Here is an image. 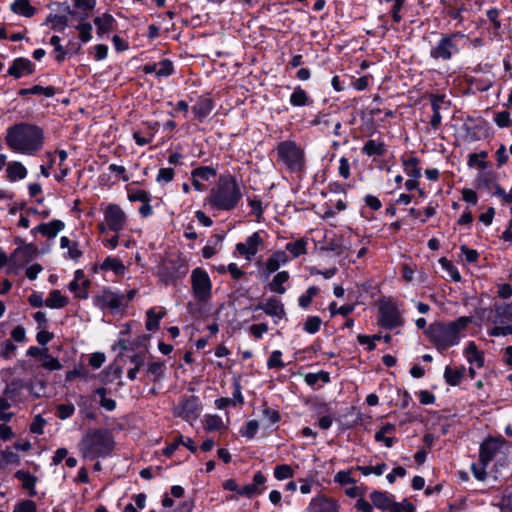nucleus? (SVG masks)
<instances>
[{
	"instance_id": "obj_1",
	"label": "nucleus",
	"mask_w": 512,
	"mask_h": 512,
	"mask_svg": "<svg viewBox=\"0 0 512 512\" xmlns=\"http://www.w3.org/2000/svg\"><path fill=\"white\" fill-rule=\"evenodd\" d=\"M6 142L17 153L33 155L43 147L44 135L39 127L21 123L8 129Z\"/></svg>"
},
{
	"instance_id": "obj_2",
	"label": "nucleus",
	"mask_w": 512,
	"mask_h": 512,
	"mask_svg": "<svg viewBox=\"0 0 512 512\" xmlns=\"http://www.w3.org/2000/svg\"><path fill=\"white\" fill-rule=\"evenodd\" d=\"M242 198L239 183L232 175L221 176L215 188L211 189L205 199V204L211 209L231 211Z\"/></svg>"
},
{
	"instance_id": "obj_3",
	"label": "nucleus",
	"mask_w": 512,
	"mask_h": 512,
	"mask_svg": "<svg viewBox=\"0 0 512 512\" xmlns=\"http://www.w3.org/2000/svg\"><path fill=\"white\" fill-rule=\"evenodd\" d=\"M470 322L471 318L466 316L449 323L436 322L431 324L425 333L434 346L442 351L460 342L462 333Z\"/></svg>"
},
{
	"instance_id": "obj_4",
	"label": "nucleus",
	"mask_w": 512,
	"mask_h": 512,
	"mask_svg": "<svg viewBox=\"0 0 512 512\" xmlns=\"http://www.w3.org/2000/svg\"><path fill=\"white\" fill-rule=\"evenodd\" d=\"M114 438L107 429H91L78 443V449L83 458L94 460L108 456L114 449Z\"/></svg>"
},
{
	"instance_id": "obj_5",
	"label": "nucleus",
	"mask_w": 512,
	"mask_h": 512,
	"mask_svg": "<svg viewBox=\"0 0 512 512\" xmlns=\"http://www.w3.org/2000/svg\"><path fill=\"white\" fill-rule=\"evenodd\" d=\"M100 209L103 214V220L97 224V230L100 234L122 232L126 228L128 215L120 205L102 203Z\"/></svg>"
},
{
	"instance_id": "obj_6",
	"label": "nucleus",
	"mask_w": 512,
	"mask_h": 512,
	"mask_svg": "<svg viewBox=\"0 0 512 512\" xmlns=\"http://www.w3.org/2000/svg\"><path fill=\"white\" fill-rule=\"evenodd\" d=\"M277 160L291 172H302L305 167L304 150L294 141L286 140L277 145Z\"/></svg>"
},
{
	"instance_id": "obj_7",
	"label": "nucleus",
	"mask_w": 512,
	"mask_h": 512,
	"mask_svg": "<svg viewBox=\"0 0 512 512\" xmlns=\"http://www.w3.org/2000/svg\"><path fill=\"white\" fill-rule=\"evenodd\" d=\"M190 282L194 298L201 303L209 302L212 297V282L208 273L197 267L191 272Z\"/></svg>"
},
{
	"instance_id": "obj_8",
	"label": "nucleus",
	"mask_w": 512,
	"mask_h": 512,
	"mask_svg": "<svg viewBox=\"0 0 512 512\" xmlns=\"http://www.w3.org/2000/svg\"><path fill=\"white\" fill-rule=\"evenodd\" d=\"M459 38H465V35L460 32L442 35L439 41L430 50L431 58L435 60H450L453 55L459 52L456 41Z\"/></svg>"
},
{
	"instance_id": "obj_9",
	"label": "nucleus",
	"mask_w": 512,
	"mask_h": 512,
	"mask_svg": "<svg viewBox=\"0 0 512 512\" xmlns=\"http://www.w3.org/2000/svg\"><path fill=\"white\" fill-rule=\"evenodd\" d=\"M202 405L197 396L183 398L173 409L175 416L186 421H193L199 417Z\"/></svg>"
},
{
	"instance_id": "obj_10",
	"label": "nucleus",
	"mask_w": 512,
	"mask_h": 512,
	"mask_svg": "<svg viewBox=\"0 0 512 512\" xmlns=\"http://www.w3.org/2000/svg\"><path fill=\"white\" fill-rule=\"evenodd\" d=\"M379 324L386 329H394L403 324L401 313L392 302H383L379 305Z\"/></svg>"
},
{
	"instance_id": "obj_11",
	"label": "nucleus",
	"mask_w": 512,
	"mask_h": 512,
	"mask_svg": "<svg viewBox=\"0 0 512 512\" xmlns=\"http://www.w3.org/2000/svg\"><path fill=\"white\" fill-rule=\"evenodd\" d=\"M504 444L505 439L501 436L486 438L479 448V461L481 465L488 466V464L500 452Z\"/></svg>"
},
{
	"instance_id": "obj_12",
	"label": "nucleus",
	"mask_w": 512,
	"mask_h": 512,
	"mask_svg": "<svg viewBox=\"0 0 512 512\" xmlns=\"http://www.w3.org/2000/svg\"><path fill=\"white\" fill-rule=\"evenodd\" d=\"M263 245V239L259 232H254L247 237L245 242L236 244L237 253L244 257L247 261H251L254 256L259 252L260 247Z\"/></svg>"
},
{
	"instance_id": "obj_13",
	"label": "nucleus",
	"mask_w": 512,
	"mask_h": 512,
	"mask_svg": "<svg viewBox=\"0 0 512 512\" xmlns=\"http://www.w3.org/2000/svg\"><path fill=\"white\" fill-rule=\"evenodd\" d=\"M90 285V280L87 279L84 272L79 269L75 271L74 279L69 283L68 289L76 298L87 299L89 296L88 289Z\"/></svg>"
},
{
	"instance_id": "obj_14",
	"label": "nucleus",
	"mask_w": 512,
	"mask_h": 512,
	"mask_svg": "<svg viewBox=\"0 0 512 512\" xmlns=\"http://www.w3.org/2000/svg\"><path fill=\"white\" fill-rule=\"evenodd\" d=\"M257 309L264 311L267 315L274 318L275 323L286 315L283 303L276 297L268 298L264 303L259 304Z\"/></svg>"
},
{
	"instance_id": "obj_15",
	"label": "nucleus",
	"mask_w": 512,
	"mask_h": 512,
	"mask_svg": "<svg viewBox=\"0 0 512 512\" xmlns=\"http://www.w3.org/2000/svg\"><path fill=\"white\" fill-rule=\"evenodd\" d=\"M338 502L332 498L320 495L312 498L308 512H338Z\"/></svg>"
},
{
	"instance_id": "obj_16",
	"label": "nucleus",
	"mask_w": 512,
	"mask_h": 512,
	"mask_svg": "<svg viewBox=\"0 0 512 512\" xmlns=\"http://www.w3.org/2000/svg\"><path fill=\"white\" fill-rule=\"evenodd\" d=\"M94 304L100 308L117 309L122 304V297L108 289H103L94 297Z\"/></svg>"
},
{
	"instance_id": "obj_17",
	"label": "nucleus",
	"mask_w": 512,
	"mask_h": 512,
	"mask_svg": "<svg viewBox=\"0 0 512 512\" xmlns=\"http://www.w3.org/2000/svg\"><path fill=\"white\" fill-rule=\"evenodd\" d=\"M266 481V476L262 472L258 471L253 476V482L238 490V494L248 498H251L254 495H260L265 490L264 484Z\"/></svg>"
},
{
	"instance_id": "obj_18",
	"label": "nucleus",
	"mask_w": 512,
	"mask_h": 512,
	"mask_svg": "<svg viewBox=\"0 0 512 512\" xmlns=\"http://www.w3.org/2000/svg\"><path fill=\"white\" fill-rule=\"evenodd\" d=\"M34 72L33 63L26 58H17L8 69V74L18 79Z\"/></svg>"
},
{
	"instance_id": "obj_19",
	"label": "nucleus",
	"mask_w": 512,
	"mask_h": 512,
	"mask_svg": "<svg viewBox=\"0 0 512 512\" xmlns=\"http://www.w3.org/2000/svg\"><path fill=\"white\" fill-rule=\"evenodd\" d=\"M362 153L368 157L383 156L387 151V145L381 138L369 139L361 149Z\"/></svg>"
},
{
	"instance_id": "obj_20",
	"label": "nucleus",
	"mask_w": 512,
	"mask_h": 512,
	"mask_svg": "<svg viewBox=\"0 0 512 512\" xmlns=\"http://www.w3.org/2000/svg\"><path fill=\"white\" fill-rule=\"evenodd\" d=\"M370 499L375 507L383 511H391L395 506L402 504L394 502L385 492L374 491L370 494Z\"/></svg>"
},
{
	"instance_id": "obj_21",
	"label": "nucleus",
	"mask_w": 512,
	"mask_h": 512,
	"mask_svg": "<svg viewBox=\"0 0 512 512\" xmlns=\"http://www.w3.org/2000/svg\"><path fill=\"white\" fill-rule=\"evenodd\" d=\"M64 227V222L55 219L38 225L33 231H37L48 238H54Z\"/></svg>"
},
{
	"instance_id": "obj_22",
	"label": "nucleus",
	"mask_w": 512,
	"mask_h": 512,
	"mask_svg": "<svg viewBox=\"0 0 512 512\" xmlns=\"http://www.w3.org/2000/svg\"><path fill=\"white\" fill-rule=\"evenodd\" d=\"M395 432V426L393 424H385L375 433V440L377 442H383L386 447L390 448L394 445L396 439L393 436Z\"/></svg>"
},
{
	"instance_id": "obj_23",
	"label": "nucleus",
	"mask_w": 512,
	"mask_h": 512,
	"mask_svg": "<svg viewBox=\"0 0 512 512\" xmlns=\"http://www.w3.org/2000/svg\"><path fill=\"white\" fill-rule=\"evenodd\" d=\"M494 324H512V304L496 306L494 309Z\"/></svg>"
},
{
	"instance_id": "obj_24",
	"label": "nucleus",
	"mask_w": 512,
	"mask_h": 512,
	"mask_svg": "<svg viewBox=\"0 0 512 512\" xmlns=\"http://www.w3.org/2000/svg\"><path fill=\"white\" fill-rule=\"evenodd\" d=\"M166 314V310L163 307H154L146 312V329L148 331H155L159 328V321Z\"/></svg>"
},
{
	"instance_id": "obj_25",
	"label": "nucleus",
	"mask_w": 512,
	"mask_h": 512,
	"mask_svg": "<svg viewBox=\"0 0 512 512\" xmlns=\"http://www.w3.org/2000/svg\"><path fill=\"white\" fill-rule=\"evenodd\" d=\"M288 261V257L284 251H275L266 261L265 268L268 274H271L279 269L282 264Z\"/></svg>"
},
{
	"instance_id": "obj_26",
	"label": "nucleus",
	"mask_w": 512,
	"mask_h": 512,
	"mask_svg": "<svg viewBox=\"0 0 512 512\" xmlns=\"http://www.w3.org/2000/svg\"><path fill=\"white\" fill-rule=\"evenodd\" d=\"M467 361L481 368L484 365L483 353L480 352L474 342H470L464 350Z\"/></svg>"
},
{
	"instance_id": "obj_27",
	"label": "nucleus",
	"mask_w": 512,
	"mask_h": 512,
	"mask_svg": "<svg viewBox=\"0 0 512 512\" xmlns=\"http://www.w3.org/2000/svg\"><path fill=\"white\" fill-rule=\"evenodd\" d=\"M68 302V298L64 296L60 290H52L45 300V306L51 309H61L64 308Z\"/></svg>"
},
{
	"instance_id": "obj_28",
	"label": "nucleus",
	"mask_w": 512,
	"mask_h": 512,
	"mask_svg": "<svg viewBox=\"0 0 512 512\" xmlns=\"http://www.w3.org/2000/svg\"><path fill=\"white\" fill-rule=\"evenodd\" d=\"M6 173L10 181H17L27 176V169L21 162L13 161L7 165Z\"/></svg>"
},
{
	"instance_id": "obj_29",
	"label": "nucleus",
	"mask_w": 512,
	"mask_h": 512,
	"mask_svg": "<svg viewBox=\"0 0 512 512\" xmlns=\"http://www.w3.org/2000/svg\"><path fill=\"white\" fill-rule=\"evenodd\" d=\"M10 8L15 14L28 18L36 13V8L30 4L29 0H15Z\"/></svg>"
},
{
	"instance_id": "obj_30",
	"label": "nucleus",
	"mask_w": 512,
	"mask_h": 512,
	"mask_svg": "<svg viewBox=\"0 0 512 512\" xmlns=\"http://www.w3.org/2000/svg\"><path fill=\"white\" fill-rule=\"evenodd\" d=\"M213 104L208 98H201L194 106L193 113L199 121H203L212 111Z\"/></svg>"
},
{
	"instance_id": "obj_31",
	"label": "nucleus",
	"mask_w": 512,
	"mask_h": 512,
	"mask_svg": "<svg viewBox=\"0 0 512 512\" xmlns=\"http://www.w3.org/2000/svg\"><path fill=\"white\" fill-rule=\"evenodd\" d=\"M289 273L287 271L278 272L269 283V289L271 292L284 294L286 288L284 284L289 280Z\"/></svg>"
},
{
	"instance_id": "obj_32",
	"label": "nucleus",
	"mask_w": 512,
	"mask_h": 512,
	"mask_svg": "<svg viewBox=\"0 0 512 512\" xmlns=\"http://www.w3.org/2000/svg\"><path fill=\"white\" fill-rule=\"evenodd\" d=\"M464 372L465 367L452 368L451 366H446L444 371V378L446 383L451 386L459 385L462 378L464 377Z\"/></svg>"
},
{
	"instance_id": "obj_33",
	"label": "nucleus",
	"mask_w": 512,
	"mask_h": 512,
	"mask_svg": "<svg viewBox=\"0 0 512 512\" xmlns=\"http://www.w3.org/2000/svg\"><path fill=\"white\" fill-rule=\"evenodd\" d=\"M94 24L97 27V33L103 35L110 32L113 29L114 18L112 15L105 13L102 16L94 19Z\"/></svg>"
},
{
	"instance_id": "obj_34",
	"label": "nucleus",
	"mask_w": 512,
	"mask_h": 512,
	"mask_svg": "<svg viewBox=\"0 0 512 512\" xmlns=\"http://www.w3.org/2000/svg\"><path fill=\"white\" fill-rule=\"evenodd\" d=\"M402 165L406 174L412 178L418 179L421 176V169L419 167V160L416 157H409L402 159Z\"/></svg>"
},
{
	"instance_id": "obj_35",
	"label": "nucleus",
	"mask_w": 512,
	"mask_h": 512,
	"mask_svg": "<svg viewBox=\"0 0 512 512\" xmlns=\"http://www.w3.org/2000/svg\"><path fill=\"white\" fill-rule=\"evenodd\" d=\"M224 427L223 420L218 415H206L203 420V428L207 432L218 431Z\"/></svg>"
},
{
	"instance_id": "obj_36",
	"label": "nucleus",
	"mask_w": 512,
	"mask_h": 512,
	"mask_svg": "<svg viewBox=\"0 0 512 512\" xmlns=\"http://www.w3.org/2000/svg\"><path fill=\"white\" fill-rule=\"evenodd\" d=\"M290 103L293 106L300 107L308 105L310 103V99L307 92L300 86H298L294 89L293 93L290 96Z\"/></svg>"
},
{
	"instance_id": "obj_37",
	"label": "nucleus",
	"mask_w": 512,
	"mask_h": 512,
	"mask_svg": "<svg viewBox=\"0 0 512 512\" xmlns=\"http://www.w3.org/2000/svg\"><path fill=\"white\" fill-rule=\"evenodd\" d=\"M45 24H50L53 30L63 31L68 25V19L64 15L51 13L46 17Z\"/></svg>"
},
{
	"instance_id": "obj_38",
	"label": "nucleus",
	"mask_w": 512,
	"mask_h": 512,
	"mask_svg": "<svg viewBox=\"0 0 512 512\" xmlns=\"http://www.w3.org/2000/svg\"><path fill=\"white\" fill-rule=\"evenodd\" d=\"M60 247L68 249L69 258L76 260L82 256V251L76 242H71L68 237L63 236L60 239Z\"/></svg>"
},
{
	"instance_id": "obj_39",
	"label": "nucleus",
	"mask_w": 512,
	"mask_h": 512,
	"mask_svg": "<svg viewBox=\"0 0 512 512\" xmlns=\"http://www.w3.org/2000/svg\"><path fill=\"white\" fill-rule=\"evenodd\" d=\"M307 240L301 238L294 242L286 244V250L291 253L292 257L296 258L300 255L306 254Z\"/></svg>"
},
{
	"instance_id": "obj_40",
	"label": "nucleus",
	"mask_w": 512,
	"mask_h": 512,
	"mask_svg": "<svg viewBox=\"0 0 512 512\" xmlns=\"http://www.w3.org/2000/svg\"><path fill=\"white\" fill-rule=\"evenodd\" d=\"M15 477L22 482V486L25 489L30 490V494H35L34 492V486L36 483V478L31 475L29 472L19 470L15 473Z\"/></svg>"
},
{
	"instance_id": "obj_41",
	"label": "nucleus",
	"mask_w": 512,
	"mask_h": 512,
	"mask_svg": "<svg viewBox=\"0 0 512 512\" xmlns=\"http://www.w3.org/2000/svg\"><path fill=\"white\" fill-rule=\"evenodd\" d=\"M25 94H34V95H44L46 97H52L55 95V88L52 86L43 87L40 85H35L28 89H22L20 91V95Z\"/></svg>"
},
{
	"instance_id": "obj_42",
	"label": "nucleus",
	"mask_w": 512,
	"mask_h": 512,
	"mask_svg": "<svg viewBox=\"0 0 512 512\" xmlns=\"http://www.w3.org/2000/svg\"><path fill=\"white\" fill-rule=\"evenodd\" d=\"M216 174L217 170L209 166L198 167L191 172L192 178H198L202 181H207Z\"/></svg>"
},
{
	"instance_id": "obj_43",
	"label": "nucleus",
	"mask_w": 512,
	"mask_h": 512,
	"mask_svg": "<svg viewBox=\"0 0 512 512\" xmlns=\"http://www.w3.org/2000/svg\"><path fill=\"white\" fill-rule=\"evenodd\" d=\"M102 269L112 270L116 274H123L125 272V266L123 263L120 260L111 257L105 259L102 264Z\"/></svg>"
},
{
	"instance_id": "obj_44",
	"label": "nucleus",
	"mask_w": 512,
	"mask_h": 512,
	"mask_svg": "<svg viewBox=\"0 0 512 512\" xmlns=\"http://www.w3.org/2000/svg\"><path fill=\"white\" fill-rule=\"evenodd\" d=\"M441 267L448 273L451 279L455 282H459L461 280V275L457 268L453 265L451 261L446 258H441L439 260Z\"/></svg>"
},
{
	"instance_id": "obj_45",
	"label": "nucleus",
	"mask_w": 512,
	"mask_h": 512,
	"mask_svg": "<svg viewBox=\"0 0 512 512\" xmlns=\"http://www.w3.org/2000/svg\"><path fill=\"white\" fill-rule=\"evenodd\" d=\"M306 384L309 386H315L319 381L328 383L330 381L329 374L327 372L308 373L304 378Z\"/></svg>"
},
{
	"instance_id": "obj_46",
	"label": "nucleus",
	"mask_w": 512,
	"mask_h": 512,
	"mask_svg": "<svg viewBox=\"0 0 512 512\" xmlns=\"http://www.w3.org/2000/svg\"><path fill=\"white\" fill-rule=\"evenodd\" d=\"M293 476L294 470L287 464L277 465L274 468V477L279 481L292 478Z\"/></svg>"
},
{
	"instance_id": "obj_47",
	"label": "nucleus",
	"mask_w": 512,
	"mask_h": 512,
	"mask_svg": "<svg viewBox=\"0 0 512 512\" xmlns=\"http://www.w3.org/2000/svg\"><path fill=\"white\" fill-rule=\"evenodd\" d=\"M10 407L11 404L8 397H0V421L9 422L13 418L14 413L9 411Z\"/></svg>"
},
{
	"instance_id": "obj_48",
	"label": "nucleus",
	"mask_w": 512,
	"mask_h": 512,
	"mask_svg": "<svg viewBox=\"0 0 512 512\" xmlns=\"http://www.w3.org/2000/svg\"><path fill=\"white\" fill-rule=\"evenodd\" d=\"M386 468L387 466L385 463H380L376 466H356L354 469L360 471L365 476H368L370 474L380 476L384 473Z\"/></svg>"
},
{
	"instance_id": "obj_49",
	"label": "nucleus",
	"mask_w": 512,
	"mask_h": 512,
	"mask_svg": "<svg viewBox=\"0 0 512 512\" xmlns=\"http://www.w3.org/2000/svg\"><path fill=\"white\" fill-rule=\"evenodd\" d=\"M165 365L163 362H152L148 365L147 372L153 377V381H158L164 376Z\"/></svg>"
},
{
	"instance_id": "obj_50",
	"label": "nucleus",
	"mask_w": 512,
	"mask_h": 512,
	"mask_svg": "<svg viewBox=\"0 0 512 512\" xmlns=\"http://www.w3.org/2000/svg\"><path fill=\"white\" fill-rule=\"evenodd\" d=\"M322 320L319 316H310L304 323V330L307 333L314 334L319 331Z\"/></svg>"
},
{
	"instance_id": "obj_51",
	"label": "nucleus",
	"mask_w": 512,
	"mask_h": 512,
	"mask_svg": "<svg viewBox=\"0 0 512 512\" xmlns=\"http://www.w3.org/2000/svg\"><path fill=\"white\" fill-rule=\"evenodd\" d=\"M76 29L79 31V38L86 43L92 39V26L88 22H80Z\"/></svg>"
},
{
	"instance_id": "obj_52",
	"label": "nucleus",
	"mask_w": 512,
	"mask_h": 512,
	"mask_svg": "<svg viewBox=\"0 0 512 512\" xmlns=\"http://www.w3.org/2000/svg\"><path fill=\"white\" fill-rule=\"evenodd\" d=\"M318 293V288L315 286H311L307 289V291L299 297V305L302 308H308L312 302L313 297H315Z\"/></svg>"
},
{
	"instance_id": "obj_53",
	"label": "nucleus",
	"mask_w": 512,
	"mask_h": 512,
	"mask_svg": "<svg viewBox=\"0 0 512 512\" xmlns=\"http://www.w3.org/2000/svg\"><path fill=\"white\" fill-rule=\"evenodd\" d=\"M74 411L75 407L71 403L59 404L56 407V416L61 420H65L71 417L74 414Z\"/></svg>"
},
{
	"instance_id": "obj_54",
	"label": "nucleus",
	"mask_w": 512,
	"mask_h": 512,
	"mask_svg": "<svg viewBox=\"0 0 512 512\" xmlns=\"http://www.w3.org/2000/svg\"><path fill=\"white\" fill-rule=\"evenodd\" d=\"M41 361L42 367L47 370L54 371L62 369V364L58 361V359L50 355L48 352L44 355Z\"/></svg>"
},
{
	"instance_id": "obj_55",
	"label": "nucleus",
	"mask_w": 512,
	"mask_h": 512,
	"mask_svg": "<svg viewBox=\"0 0 512 512\" xmlns=\"http://www.w3.org/2000/svg\"><path fill=\"white\" fill-rule=\"evenodd\" d=\"M156 75L159 77H167L173 73V64L170 60L164 59L157 64Z\"/></svg>"
},
{
	"instance_id": "obj_56",
	"label": "nucleus",
	"mask_w": 512,
	"mask_h": 512,
	"mask_svg": "<svg viewBox=\"0 0 512 512\" xmlns=\"http://www.w3.org/2000/svg\"><path fill=\"white\" fill-rule=\"evenodd\" d=\"M352 470L339 471L334 476V481L340 485L355 484V479L352 477Z\"/></svg>"
},
{
	"instance_id": "obj_57",
	"label": "nucleus",
	"mask_w": 512,
	"mask_h": 512,
	"mask_svg": "<svg viewBox=\"0 0 512 512\" xmlns=\"http://www.w3.org/2000/svg\"><path fill=\"white\" fill-rule=\"evenodd\" d=\"M259 424L256 420H250L246 423V425L240 430L242 436L252 439L256 432L258 431Z\"/></svg>"
},
{
	"instance_id": "obj_58",
	"label": "nucleus",
	"mask_w": 512,
	"mask_h": 512,
	"mask_svg": "<svg viewBox=\"0 0 512 512\" xmlns=\"http://www.w3.org/2000/svg\"><path fill=\"white\" fill-rule=\"evenodd\" d=\"M267 366L270 369H274V368L281 369L285 366L282 361L281 351L275 350L271 353V355L268 359V362H267Z\"/></svg>"
},
{
	"instance_id": "obj_59",
	"label": "nucleus",
	"mask_w": 512,
	"mask_h": 512,
	"mask_svg": "<svg viewBox=\"0 0 512 512\" xmlns=\"http://www.w3.org/2000/svg\"><path fill=\"white\" fill-rule=\"evenodd\" d=\"M46 423V420L41 415H36L30 424V432L38 435L43 434Z\"/></svg>"
},
{
	"instance_id": "obj_60",
	"label": "nucleus",
	"mask_w": 512,
	"mask_h": 512,
	"mask_svg": "<svg viewBox=\"0 0 512 512\" xmlns=\"http://www.w3.org/2000/svg\"><path fill=\"white\" fill-rule=\"evenodd\" d=\"M490 336H507L512 335V326L510 324H496L489 331Z\"/></svg>"
},
{
	"instance_id": "obj_61",
	"label": "nucleus",
	"mask_w": 512,
	"mask_h": 512,
	"mask_svg": "<svg viewBox=\"0 0 512 512\" xmlns=\"http://www.w3.org/2000/svg\"><path fill=\"white\" fill-rule=\"evenodd\" d=\"M50 44L54 46L55 51L57 52L56 60L62 62L66 56V51L60 44V37L56 35L52 36L50 39Z\"/></svg>"
},
{
	"instance_id": "obj_62",
	"label": "nucleus",
	"mask_w": 512,
	"mask_h": 512,
	"mask_svg": "<svg viewBox=\"0 0 512 512\" xmlns=\"http://www.w3.org/2000/svg\"><path fill=\"white\" fill-rule=\"evenodd\" d=\"M36 504L32 500H24L15 505L13 512H36Z\"/></svg>"
},
{
	"instance_id": "obj_63",
	"label": "nucleus",
	"mask_w": 512,
	"mask_h": 512,
	"mask_svg": "<svg viewBox=\"0 0 512 512\" xmlns=\"http://www.w3.org/2000/svg\"><path fill=\"white\" fill-rule=\"evenodd\" d=\"M174 178V170L172 168H161L157 175L158 182L168 183Z\"/></svg>"
},
{
	"instance_id": "obj_64",
	"label": "nucleus",
	"mask_w": 512,
	"mask_h": 512,
	"mask_svg": "<svg viewBox=\"0 0 512 512\" xmlns=\"http://www.w3.org/2000/svg\"><path fill=\"white\" fill-rule=\"evenodd\" d=\"M249 330L255 339H260L268 331V325L265 323L254 324L250 326Z\"/></svg>"
}]
</instances>
